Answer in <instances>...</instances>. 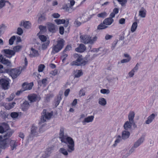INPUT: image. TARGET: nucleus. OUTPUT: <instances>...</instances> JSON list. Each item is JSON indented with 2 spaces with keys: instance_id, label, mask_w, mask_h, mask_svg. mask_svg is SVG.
<instances>
[{
  "instance_id": "f257e3e1",
  "label": "nucleus",
  "mask_w": 158,
  "mask_h": 158,
  "mask_svg": "<svg viewBox=\"0 0 158 158\" xmlns=\"http://www.w3.org/2000/svg\"><path fill=\"white\" fill-rule=\"evenodd\" d=\"M73 57L74 59L76 60L71 63V64L72 66H84L88 61L87 59L86 58V57L83 58L82 55L77 54H74Z\"/></svg>"
},
{
  "instance_id": "f03ea898",
  "label": "nucleus",
  "mask_w": 158,
  "mask_h": 158,
  "mask_svg": "<svg viewBox=\"0 0 158 158\" xmlns=\"http://www.w3.org/2000/svg\"><path fill=\"white\" fill-rule=\"evenodd\" d=\"M62 142L66 143L69 148L68 151L69 153H71L74 150V143L73 139L67 136L64 139H62Z\"/></svg>"
},
{
  "instance_id": "7ed1b4c3",
  "label": "nucleus",
  "mask_w": 158,
  "mask_h": 158,
  "mask_svg": "<svg viewBox=\"0 0 158 158\" xmlns=\"http://www.w3.org/2000/svg\"><path fill=\"white\" fill-rule=\"evenodd\" d=\"M81 41L85 44H93L97 40V37L95 36L92 39L91 37L87 35H82L80 37Z\"/></svg>"
},
{
  "instance_id": "20e7f679",
  "label": "nucleus",
  "mask_w": 158,
  "mask_h": 158,
  "mask_svg": "<svg viewBox=\"0 0 158 158\" xmlns=\"http://www.w3.org/2000/svg\"><path fill=\"white\" fill-rule=\"evenodd\" d=\"M64 42L62 39L58 40L57 44L53 45L52 47V54H54L60 51L63 47Z\"/></svg>"
},
{
  "instance_id": "39448f33",
  "label": "nucleus",
  "mask_w": 158,
  "mask_h": 158,
  "mask_svg": "<svg viewBox=\"0 0 158 158\" xmlns=\"http://www.w3.org/2000/svg\"><path fill=\"white\" fill-rule=\"evenodd\" d=\"M52 115V112L49 113L47 112L46 110L44 109L42 114V116L41 118V122L44 123L46 122L47 120L50 119Z\"/></svg>"
},
{
  "instance_id": "423d86ee",
  "label": "nucleus",
  "mask_w": 158,
  "mask_h": 158,
  "mask_svg": "<svg viewBox=\"0 0 158 158\" xmlns=\"http://www.w3.org/2000/svg\"><path fill=\"white\" fill-rule=\"evenodd\" d=\"M21 73V70L19 69H13L11 70L10 75L13 79L16 78Z\"/></svg>"
},
{
  "instance_id": "0eeeda50",
  "label": "nucleus",
  "mask_w": 158,
  "mask_h": 158,
  "mask_svg": "<svg viewBox=\"0 0 158 158\" xmlns=\"http://www.w3.org/2000/svg\"><path fill=\"white\" fill-rule=\"evenodd\" d=\"M9 81L5 79H0V85L4 89H8L9 86Z\"/></svg>"
},
{
  "instance_id": "6e6552de",
  "label": "nucleus",
  "mask_w": 158,
  "mask_h": 158,
  "mask_svg": "<svg viewBox=\"0 0 158 158\" xmlns=\"http://www.w3.org/2000/svg\"><path fill=\"white\" fill-rule=\"evenodd\" d=\"M9 141L6 139L2 140L0 141V148L5 149L9 146Z\"/></svg>"
},
{
  "instance_id": "1a4fd4ad",
  "label": "nucleus",
  "mask_w": 158,
  "mask_h": 158,
  "mask_svg": "<svg viewBox=\"0 0 158 158\" xmlns=\"http://www.w3.org/2000/svg\"><path fill=\"white\" fill-rule=\"evenodd\" d=\"M133 125L134 127H136L135 123L131 122L130 121H127L124 123L123 127L126 130H127L131 128L132 125Z\"/></svg>"
},
{
  "instance_id": "9d476101",
  "label": "nucleus",
  "mask_w": 158,
  "mask_h": 158,
  "mask_svg": "<svg viewBox=\"0 0 158 158\" xmlns=\"http://www.w3.org/2000/svg\"><path fill=\"white\" fill-rule=\"evenodd\" d=\"M28 98L30 101L31 103L39 100L40 99V98L38 97L35 94H30L28 96Z\"/></svg>"
},
{
  "instance_id": "9b49d317",
  "label": "nucleus",
  "mask_w": 158,
  "mask_h": 158,
  "mask_svg": "<svg viewBox=\"0 0 158 158\" xmlns=\"http://www.w3.org/2000/svg\"><path fill=\"white\" fill-rule=\"evenodd\" d=\"M33 85L32 82L29 84L24 83L22 85V91L31 89Z\"/></svg>"
},
{
  "instance_id": "f8f14e48",
  "label": "nucleus",
  "mask_w": 158,
  "mask_h": 158,
  "mask_svg": "<svg viewBox=\"0 0 158 158\" xmlns=\"http://www.w3.org/2000/svg\"><path fill=\"white\" fill-rule=\"evenodd\" d=\"M14 132L13 130L11 129L5 131H4L3 135V137L5 138L4 139H7L11 136Z\"/></svg>"
},
{
  "instance_id": "ddd939ff",
  "label": "nucleus",
  "mask_w": 158,
  "mask_h": 158,
  "mask_svg": "<svg viewBox=\"0 0 158 158\" xmlns=\"http://www.w3.org/2000/svg\"><path fill=\"white\" fill-rule=\"evenodd\" d=\"M139 65V64L137 63L134 68L128 73V75L129 77H132L134 76V73L138 70Z\"/></svg>"
},
{
  "instance_id": "4468645a",
  "label": "nucleus",
  "mask_w": 158,
  "mask_h": 158,
  "mask_svg": "<svg viewBox=\"0 0 158 158\" xmlns=\"http://www.w3.org/2000/svg\"><path fill=\"white\" fill-rule=\"evenodd\" d=\"M3 51L5 54L8 55L6 56L9 58H10L15 54V52H14V51H13V50H11L9 49H4Z\"/></svg>"
},
{
  "instance_id": "2eb2a0df",
  "label": "nucleus",
  "mask_w": 158,
  "mask_h": 158,
  "mask_svg": "<svg viewBox=\"0 0 158 158\" xmlns=\"http://www.w3.org/2000/svg\"><path fill=\"white\" fill-rule=\"evenodd\" d=\"M47 24L49 31L54 32L56 31V26L54 24L50 23H48Z\"/></svg>"
},
{
  "instance_id": "dca6fc26",
  "label": "nucleus",
  "mask_w": 158,
  "mask_h": 158,
  "mask_svg": "<svg viewBox=\"0 0 158 158\" xmlns=\"http://www.w3.org/2000/svg\"><path fill=\"white\" fill-rule=\"evenodd\" d=\"M94 119V116H89L86 118H85L82 123L83 125H85L86 123H89L92 122Z\"/></svg>"
},
{
  "instance_id": "f3484780",
  "label": "nucleus",
  "mask_w": 158,
  "mask_h": 158,
  "mask_svg": "<svg viewBox=\"0 0 158 158\" xmlns=\"http://www.w3.org/2000/svg\"><path fill=\"white\" fill-rule=\"evenodd\" d=\"M53 148L54 147L52 146L48 148L44 153L45 155H44L41 158H44L48 157L52 152V151L53 150Z\"/></svg>"
},
{
  "instance_id": "a211bd4d",
  "label": "nucleus",
  "mask_w": 158,
  "mask_h": 158,
  "mask_svg": "<svg viewBox=\"0 0 158 158\" xmlns=\"http://www.w3.org/2000/svg\"><path fill=\"white\" fill-rule=\"evenodd\" d=\"M144 140V137L141 136L137 140V141H136L134 145V147L136 148L139 147L141 143H142L143 142Z\"/></svg>"
},
{
  "instance_id": "6ab92c4d",
  "label": "nucleus",
  "mask_w": 158,
  "mask_h": 158,
  "mask_svg": "<svg viewBox=\"0 0 158 158\" xmlns=\"http://www.w3.org/2000/svg\"><path fill=\"white\" fill-rule=\"evenodd\" d=\"M130 135V132L125 130L122 131V136L121 137L123 139L125 140L128 138L129 137Z\"/></svg>"
},
{
  "instance_id": "aec40b11",
  "label": "nucleus",
  "mask_w": 158,
  "mask_h": 158,
  "mask_svg": "<svg viewBox=\"0 0 158 158\" xmlns=\"http://www.w3.org/2000/svg\"><path fill=\"white\" fill-rule=\"evenodd\" d=\"M38 128L35 126L33 125L31 128V134L33 135H35L38 134Z\"/></svg>"
},
{
  "instance_id": "412c9836",
  "label": "nucleus",
  "mask_w": 158,
  "mask_h": 158,
  "mask_svg": "<svg viewBox=\"0 0 158 158\" xmlns=\"http://www.w3.org/2000/svg\"><path fill=\"white\" fill-rule=\"evenodd\" d=\"M31 54L29 55L31 57H35L38 56L40 55L38 51L34 49V48H31Z\"/></svg>"
},
{
  "instance_id": "4be33fe9",
  "label": "nucleus",
  "mask_w": 158,
  "mask_h": 158,
  "mask_svg": "<svg viewBox=\"0 0 158 158\" xmlns=\"http://www.w3.org/2000/svg\"><path fill=\"white\" fill-rule=\"evenodd\" d=\"M30 105L28 101H25L21 105L22 109L23 111H26L29 107Z\"/></svg>"
},
{
  "instance_id": "5701e85b",
  "label": "nucleus",
  "mask_w": 158,
  "mask_h": 158,
  "mask_svg": "<svg viewBox=\"0 0 158 158\" xmlns=\"http://www.w3.org/2000/svg\"><path fill=\"white\" fill-rule=\"evenodd\" d=\"M68 150L69 148L68 147L67 149L62 148L60 149L59 151L60 153L63 154L65 156H68V153H69Z\"/></svg>"
},
{
  "instance_id": "b1692460",
  "label": "nucleus",
  "mask_w": 158,
  "mask_h": 158,
  "mask_svg": "<svg viewBox=\"0 0 158 158\" xmlns=\"http://www.w3.org/2000/svg\"><path fill=\"white\" fill-rule=\"evenodd\" d=\"M114 20L111 17L106 19L103 22V24L106 25H110L113 22Z\"/></svg>"
},
{
  "instance_id": "393cba45",
  "label": "nucleus",
  "mask_w": 158,
  "mask_h": 158,
  "mask_svg": "<svg viewBox=\"0 0 158 158\" xmlns=\"http://www.w3.org/2000/svg\"><path fill=\"white\" fill-rule=\"evenodd\" d=\"M86 49V48L85 45L82 44H81L79 47L76 48L75 50L79 52H83Z\"/></svg>"
},
{
  "instance_id": "a878e982",
  "label": "nucleus",
  "mask_w": 158,
  "mask_h": 158,
  "mask_svg": "<svg viewBox=\"0 0 158 158\" xmlns=\"http://www.w3.org/2000/svg\"><path fill=\"white\" fill-rule=\"evenodd\" d=\"M155 115L154 114H152L149 116L147 120L145 121L146 124H148L151 123L155 118Z\"/></svg>"
},
{
  "instance_id": "bb28decb",
  "label": "nucleus",
  "mask_w": 158,
  "mask_h": 158,
  "mask_svg": "<svg viewBox=\"0 0 158 158\" xmlns=\"http://www.w3.org/2000/svg\"><path fill=\"white\" fill-rule=\"evenodd\" d=\"M64 128H61L60 130L59 137L60 139H61V141H62V139H64L68 136L67 135H64Z\"/></svg>"
},
{
  "instance_id": "cd10ccee",
  "label": "nucleus",
  "mask_w": 158,
  "mask_h": 158,
  "mask_svg": "<svg viewBox=\"0 0 158 158\" xmlns=\"http://www.w3.org/2000/svg\"><path fill=\"white\" fill-rule=\"evenodd\" d=\"M135 113L134 111H130L128 115L129 121L131 122L134 123V118L135 117Z\"/></svg>"
},
{
  "instance_id": "c85d7f7f",
  "label": "nucleus",
  "mask_w": 158,
  "mask_h": 158,
  "mask_svg": "<svg viewBox=\"0 0 158 158\" xmlns=\"http://www.w3.org/2000/svg\"><path fill=\"white\" fill-rule=\"evenodd\" d=\"M10 144L11 147V150H14L15 149H16L17 146V143L16 141L14 140H10Z\"/></svg>"
},
{
  "instance_id": "c756f323",
  "label": "nucleus",
  "mask_w": 158,
  "mask_h": 158,
  "mask_svg": "<svg viewBox=\"0 0 158 158\" xmlns=\"http://www.w3.org/2000/svg\"><path fill=\"white\" fill-rule=\"evenodd\" d=\"M15 104L14 102L11 103L9 102L5 104V107L6 109L9 110L13 108Z\"/></svg>"
},
{
  "instance_id": "7c9ffc66",
  "label": "nucleus",
  "mask_w": 158,
  "mask_h": 158,
  "mask_svg": "<svg viewBox=\"0 0 158 158\" xmlns=\"http://www.w3.org/2000/svg\"><path fill=\"white\" fill-rule=\"evenodd\" d=\"M98 103L102 106H104L106 104V100L104 98H100L98 100Z\"/></svg>"
},
{
  "instance_id": "2f4dec72",
  "label": "nucleus",
  "mask_w": 158,
  "mask_h": 158,
  "mask_svg": "<svg viewBox=\"0 0 158 158\" xmlns=\"http://www.w3.org/2000/svg\"><path fill=\"white\" fill-rule=\"evenodd\" d=\"M116 139L114 141V143L113 144V146L114 147H116L118 143H119L122 139V138L121 136L120 135H118L116 137Z\"/></svg>"
},
{
  "instance_id": "473e14b6",
  "label": "nucleus",
  "mask_w": 158,
  "mask_h": 158,
  "mask_svg": "<svg viewBox=\"0 0 158 158\" xmlns=\"http://www.w3.org/2000/svg\"><path fill=\"white\" fill-rule=\"evenodd\" d=\"M83 74L82 71L81 70H76L75 71L74 74L75 77L78 78L81 76Z\"/></svg>"
},
{
  "instance_id": "72a5a7b5",
  "label": "nucleus",
  "mask_w": 158,
  "mask_h": 158,
  "mask_svg": "<svg viewBox=\"0 0 158 158\" xmlns=\"http://www.w3.org/2000/svg\"><path fill=\"white\" fill-rule=\"evenodd\" d=\"M146 12V10L142 8L139 11V15L142 18H144L145 17Z\"/></svg>"
},
{
  "instance_id": "f704fd0d",
  "label": "nucleus",
  "mask_w": 158,
  "mask_h": 158,
  "mask_svg": "<svg viewBox=\"0 0 158 158\" xmlns=\"http://www.w3.org/2000/svg\"><path fill=\"white\" fill-rule=\"evenodd\" d=\"M137 22H135L133 23L131 28V31L132 32H135L137 27Z\"/></svg>"
},
{
  "instance_id": "c9c22d12",
  "label": "nucleus",
  "mask_w": 158,
  "mask_h": 158,
  "mask_svg": "<svg viewBox=\"0 0 158 158\" xmlns=\"http://www.w3.org/2000/svg\"><path fill=\"white\" fill-rule=\"evenodd\" d=\"M2 63L7 66H10L11 65V62L8 60L4 58Z\"/></svg>"
},
{
  "instance_id": "e433bc0d",
  "label": "nucleus",
  "mask_w": 158,
  "mask_h": 158,
  "mask_svg": "<svg viewBox=\"0 0 158 158\" xmlns=\"http://www.w3.org/2000/svg\"><path fill=\"white\" fill-rule=\"evenodd\" d=\"M23 26L26 29H28L31 26V23L29 21L23 22Z\"/></svg>"
},
{
  "instance_id": "4c0bfd02",
  "label": "nucleus",
  "mask_w": 158,
  "mask_h": 158,
  "mask_svg": "<svg viewBox=\"0 0 158 158\" xmlns=\"http://www.w3.org/2000/svg\"><path fill=\"white\" fill-rule=\"evenodd\" d=\"M49 44V41H47L44 43H43L42 45V48L43 50H44L46 49L48 46Z\"/></svg>"
},
{
  "instance_id": "58836bf2",
  "label": "nucleus",
  "mask_w": 158,
  "mask_h": 158,
  "mask_svg": "<svg viewBox=\"0 0 158 158\" xmlns=\"http://www.w3.org/2000/svg\"><path fill=\"white\" fill-rule=\"evenodd\" d=\"M45 16L44 15H42L39 17L38 21L39 23H40L41 22L45 20Z\"/></svg>"
},
{
  "instance_id": "ea45409f",
  "label": "nucleus",
  "mask_w": 158,
  "mask_h": 158,
  "mask_svg": "<svg viewBox=\"0 0 158 158\" xmlns=\"http://www.w3.org/2000/svg\"><path fill=\"white\" fill-rule=\"evenodd\" d=\"M54 21L57 24H60L62 23H65V20L64 19H56L54 20Z\"/></svg>"
},
{
  "instance_id": "a19ab883",
  "label": "nucleus",
  "mask_w": 158,
  "mask_h": 158,
  "mask_svg": "<svg viewBox=\"0 0 158 158\" xmlns=\"http://www.w3.org/2000/svg\"><path fill=\"white\" fill-rule=\"evenodd\" d=\"M53 95L52 94H48L45 97V101L46 102H48L49 101L51 98L53 97Z\"/></svg>"
},
{
  "instance_id": "79ce46f5",
  "label": "nucleus",
  "mask_w": 158,
  "mask_h": 158,
  "mask_svg": "<svg viewBox=\"0 0 158 158\" xmlns=\"http://www.w3.org/2000/svg\"><path fill=\"white\" fill-rule=\"evenodd\" d=\"M2 127L5 131L9 130V127L6 123H2Z\"/></svg>"
},
{
  "instance_id": "37998d69",
  "label": "nucleus",
  "mask_w": 158,
  "mask_h": 158,
  "mask_svg": "<svg viewBox=\"0 0 158 158\" xmlns=\"http://www.w3.org/2000/svg\"><path fill=\"white\" fill-rule=\"evenodd\" d=\"M6 1L5 0H0V9H2L5 5V3Z\"/></svg>"
},
{
  "instance_id": "c03bdc74",
  "label": "nucleus",
  "mask_w": 158,
  "mask_h": 158,
  "mask_svg": "<svg viewBox=\"0 0 158 158\" xmlns=\"http://www.w3.org/2000/svg\"><path fill=\"white\" fill-rule=\"evenodd\" d=\"M22 48V46L18 45L15 47L13 48V51L15 52H19L20 50L21 49V48Z\"/></svg>"
},
{
  "instance_id": "a18cd8bd",
  "label": "nucleus",
  "mask_w": 158,
  "mask_h": 158,
  "mask_svg": "<svg viewBox=\"0 0 158 158\" xmlns=\"http://www.w3.org/2000/svg\"><path fill=\"white\" fill-rule=\"evenodd\" d=\"M65 52L63 51L62 55L61 56L63 62H64L66 58L67 57L68 55L65 53Z\"/></svg>"
},
{
  "instance_id": "49530a36",
  "label": "nucleus",
  "mask_w": 158,
  "mask_h": 158,
  "mask_svg": "<svg viewBox=\"0 0 158 158\" xmlns=\"http://www.w3.org/2000/svg\"><path fill=\"white\" fill-rule=\"evenodd\" d=\"M10 116L12 118H15L18 117L19 116V114L16 112H12L10 114Z\"/></svg>"
},
{
  "instance_id": "de8ad7c7",
  "label": "nucleus",
  "mask_w": 158,
  "mask_h": 158,
  "mask_svg": "<svg viewBox=\"0 0 158 158\" xmlns=\"http://www.w3.org/2000/svg\"><path fill=\"white\" fill-rule=\"evenodd\" d=\"M16 37L15 36L11 37L9 40V44L10 45L13 44L14 41L15 40Z\"/></svg>"
},
{
  "instance_id": "09e8293b",
  "label": "nucleus",
  "mask_w": 158,
  "mask_h": 158,
  "mask_svg": "<svg viewBox=\"0 0 158 158\" xmlns=\"http://www.w3.org/2000/svg\"><path fill=\"white\" fill-rule=\"evenodd\" d=\"M39 37L40 40L43 42L47 41V37L46 36L44 35H40L39 36Z\"/></svg>"
},
{
  "instance_id": "8fccbe9b",
  "label": "nucleus",
  "mask_w": 158,
  "mask_h": 158,
  "mask_svg": "<svg viewBox=\"0 0 158 158\" xmlns=\"http://www.w3.org/2000/svg\"><path fill=\"white\" fill-rule=\"evenodd\" d=\"M39 28L40 29V31L42 32H45L46 30V26H43L42 25H40L39 26Z\"/></svg>"
},
{
  "instance_id": "3c124183",
  "label": "nucleus",
  "mask_w": 158,
  "mask_h": 158,
  "mask_svg": "<svg viewBox=\"0 0 158 158\" xmlns=\"http://www.w3.org/2000/svg\"><path fill=\"white\" fill-rule=\"evenodd\" d=\"M100 92L101 93L104 94H108L110 93V91L108 89H102L101 90Z\"/></svg>"
},
{
  "instance_id": "603ef678",
  "label": "nucleus",
  "mask_w": 158,
  "mask_h": 158,
  "mask_svg": "<svg viewBox=\"0 0 158 158\" xmlns=\"http://www.w3.org/2000/svg\"><path fill=\"white\" fill-rule=\"evenodd\" d=\"M107 27V26L104 25L102 23H101L98 26L97 28L98 29L101 30L106 28Z\"/></svg>"
},
{
  "instance_id": "864d4df0",
  "label": "nucleus",
  "mask_w": 158,
  "mask_h": 158,
  "mask_svg": "<svg viewBox=\"0 0 158 158\" xmlns=\"http://www.w3.org/2000/svg\"><path fill=\"white\" fill-rule=\"evenodd\" d=\"M45 66L44 64H41L40 65L38 66V71L39 72H42Z\"/></svg>"
},
{
  "instance_id": "5fc2aeb1",
  "label": "nucleus",
  "mask_w": 158,
  "mask_h": 158,
  "mask_svg": "<svg viewBox=\"0 0 158 158\" xmlns=\"http://www.w3.org/2000/svg\"><path fill=\"white\" fill-rule=\"evenodd\" d=\"M107 14L106 12H103L98 14V16L100 18H104L106 16Z\"/></svg>"
},
{
  "instance_id": "6e6d98bb",
  "label": "nucleus",
  "mask_w": 158,
  "mask_h": 158,
  "mask_svg": "<svg viewBox=\"0 0 158 158\" xmlns=\"http://www.w3.org/2000/svg\"><path fill=\"white\" fill-rule=\"evenodd\" d=\"M47 81V79L44 78L41 81H38V83L40 85H41L42 84L44 85L46 83Z\"/></svg>"
},
{
  "instance_id": "4d7b16f0",
  "label": "nucleus",
  "mask_w": 158,
  "mask_h": 158,
  "mask_svg": "<svg viewBox=\"0 0 158 158\" xmlns=\"http://www.w3.org/2000/svg\"><path fill=\"white\" fill-rule=\"evenodd\" d=\"M6 26L4 24H2L0 25V37L1 36L2 31V29H6Z\"/></svg>"
},
{
  "instance_id": "13d9d810",
  "label": "nucleus",
  "mask_w": 158,
  "mask_h": 158,
  "mask_svg": "<svg viewBox=\"0 0 158 158\" xmlns=\"http://www.w3.org/2000/svg\"><path fill=\"white\" fill-rule=\"evenodd\" d=\"M70 8V6L68 7L67 5H64L62 7V9H63L67 12H69Z\"/></svg>"
},
{
  "instance_id": "bf43d9fd",
  "label": "nucleus",
  "mask_w": 158,
  "mask_h": 158,
  "mask_svg": "<svg viewBox=\"0 0 158 158\" xmlns=\"http://www.w3.org/2000/svg\"><path fill=\"white\" fill-rule=\"evenodd\" d=\"M118 42V41H115L112 44L111 46V49L112 50H113L115 48L117 43Z\"/></svg>"
},
{
  "instance_id": "052dcab7",
  "label": "nucleus",
  "mask_w": 158,
  "mask_h": 158,
  "mask_svg": "<svg viewBox=\"0 0 158 158\" xmlns=\"http://www.w3.org/2000/svg\"><path fill=\"white\" fill-rule=\"evenodd\" d=\"M131 58H127L126 59H123L121 61V63H124L129 62L131 60Z\"/></svg>"
},
{
  "instance_id": "680f3d73",
  "label": "nucleus",
  "mask_w": 158,
  "mask_h": 158,
  "mask_svg": "<svg viewBox=\"0 0 158 158\" xmlns=\"http://www.w3.org/2000/svg\"><path fill=\"white\" fill-rule=\"evenodd\" d=\"M79 95L80 96H83L85 95V92L83 89H81L79 93Z\"/></svg>"
},
{
  "instance_id": "e2e57ef3",
  "label": "nucleus",
  "mask_w": 158,
  "mask_h": 158,
  "mask_svg": "<svg viewBox=\"0 0 158 158\" xmlns=\"http://www.w3.org/2000/svg\"><path fill=\"white\" fill-rule=\"evenodd\" d=\"M74 23V25L77 27L80 26L81 24V23L78 21L77 19L75 20Z\"/></svg>"
},
{
  "instance_id": "0e129e2a",
  "label": "nucleus",
  "mask_w": 158,
  "mask_h": 158,
  "mask_svg": "<svg viewBox=\"0 0 158 158\" xmlns=\"http://www.w3.org/2000/svg\"><path fill=\"white\" fill-rule=\"evenodd\" d=\"M17 34L19 35H21L23 33V30L20 27H19L17 29Z\"/></svg>"
},
{
  "instance_id": "69168bd1",
  "label": "nucleus",
  "mask_w": 158,
  "mask_h": 158,
  "mask_svg": "<svg viewBox=\"0 0 158 158\" xmlns=\"http://www.w3.org/2000/svg\"><path fill=\"white\" fill-rule=\"evenodd\" d=\"M125 19L124 18H122L119 20V23L120 24H123L125 23Z\"/></svg>"
},
{
  "instance_id": "338daca9",
  "label": "nucleus",
  "mask_w": 158,
  "mask_h": 158,
  "mask_svg": "<svg viewBox=\"0 0 158 158\" xmlns=\"http://www.w3.org/2000/svg\"><path fill=\"white\" fill-rule=\"evenodd\" d=\"M60 33V34L62 35L64 34V28L63 27H60L59 28Z\"/></svg>"
},
{
  "instance_id": "774afa93",
  "label": "nucleus",
  "mask_w": 158,
  "mask_h": 158,
  "mask_svg": "<svg viewBox=\"0 0 158 158\" xmlns=\"http://www.w3.org/2000/svg\"><path fill=\"white\" fill-rule=\"evenodd\" d=\"M118 2L122 6L124 5L127 1H125V0H117Z\"/></svg>"
}]
</instances>
